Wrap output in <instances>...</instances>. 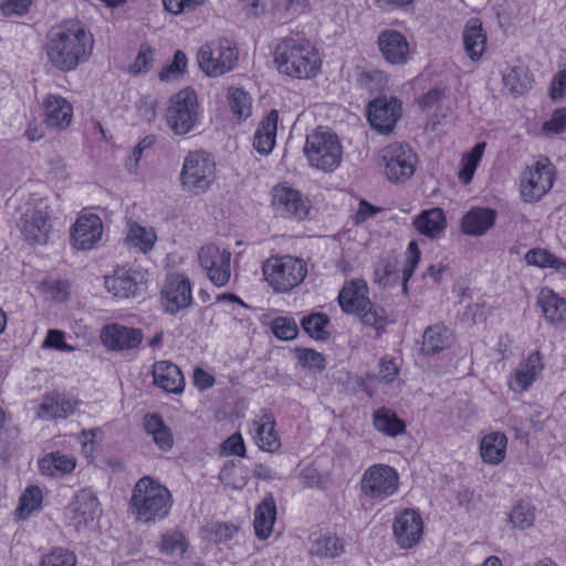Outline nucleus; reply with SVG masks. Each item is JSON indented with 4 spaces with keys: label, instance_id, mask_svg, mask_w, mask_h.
Segmentation results:
<instances>
[{
    "label": "nucleus",
    "instance_id": "obj_1",
    "mask_svg": "<svg viewBox=\"0 0 566 566\" xmlns=\"http://www.w3.org/2000/svg\"><path fill=\"white\" fill-rule=\"evenodd\" d=\"M93 36L76 21L54 27L45 45L49 61L61 71H72L86 61L93 50Z\"/></svg>",
    "mask_w": 566,
    "mask_h": 566
},
{
    "label": "nucleus",
    "instance_id": "obj_2",
    "mask_svg": "<svg viewBox=\"0 0 566 566\" xmlns=\"http://www.w3.org/2000/svg\"><path fill=\"white\" fill-rule=\"evenodd\" d=\"M172 506L170 491L154 478L145 475L133 488L129 510L136 521L155 524L165 520Z\"/></svg>",
    "mask_w": 566,
    "mask_h": 566
},
{
    "label": "nucleus",
    "instance_id": "obj_3",
    "mask_svg": "<svg viewBox=\"0 0 566 566\" xmlns=\"http://www.w3.org/2000/svg\"><path fill=\"white\" fill-rule=\"evenodd\" d=\"M275 63L283 74L311 78L321 67V57L308 40L285 39L275 49Z\"/></svg>",
    "mask_w": 566,
    "mask_h": 566
},
{
    "label": "nucleus",
    "instance_id": "obj_4",
    "mask_svg": "<svg viewBox=\"0 0 566 566\" xmlns=\"http://www.w3.org/2000/svg\"><path fill=\"white\" fill-rule=\"evenodd\" d=\"M366 292L365 281H352L340 290L338 303L345 313L359 316L363 324L374 327L379 333L385 329L387 323L386 312L371 303L365 295Z\"/></svg>",
    "mask_w": 566,
    "mask_h": 566
},
{
    "label": "nucleus",
    "instance_id": "obj_5",
    "mask_svg": "<svg viewBox=\"0 0 566 566\" xmlns=\"http://www.w3.org/2000/svg\"><path fill=\"white\" fill-rule=\"evenodd\" d=\"M304 155L312 167L331 172L340 165L343 148L335 133L319 126L306 136Z\"/></svg>",
    "mask_w": 566,
    "mask_h": 566
},
{
    "label": "nucleus",
    "instance_id": "obj_6",
    "mask_svg": "<svg viewBox=\"0 0 566 566\" xmlns=\"http://www.w3.org/2000/svg\"><path fill=\"white\" fill-rule=\"evenodd\" d=\"M263 275L276 293H287L298 286L307 274L306 263L291 255L271 256L262 266Z\"/></svg>",
    "mask_w": 566,
    "mask_h": 566
},
{
    "label": "nucleus",
    "instance_id": "obj_7",
    "mask_svg": "<svg viewBox=\"0 0 566 566\" xmlns=\"http://www.w3.org/2000/svg\"><path fill=\"white\" fill-rule=\"evenodd\" d=\"M216 178V163L203 150L190 151L184 160L180 184L185 191L195 195L205 193Z\"/></svg>",
    "mask_w": 566,
    "mask_h": 566
},
{
    "label": "nucleus",
    "instance_id": "obj_8",
    "mask_svg": "<svg viewBox=\"0 0 566 566\" xmlns=\"http://www.w3.org/2000/svg\"><path fill=\"white\" fill-rule=\"evenodd\" d=\"M200 70L209 76H221L233 70L239 61L237 45L226 39H217L203 44L197 54Z\"/></svg>",
    "mask_w": 566,
    "mask_h": 566
},
{
    "label": "nucleus",
    "instance_id": "obj_9",
    "mask_svg": "<svg viewBox=\"0 0 566 566\" xmlns=\"http://www.w3.org/2000/svg\"><path fill=\"white\" fill-rule=\"evenodd\" d=\"M385 174L389 181L402 184L415 174L416 153L408 144L392 143L381 151Z\"/></svg>",
    "mask_w": 566,
    "mask_h": 566
},
{
    "label": "nucleus",
    "instance_id": "obj_10",
    "mask_svg": "<svg viewBox=\"0 0 566 566\" xmlns=\"http://www.w3.org/2000/svg\"><path fill=\"white\" fill-rule=\"evenodd\" d=\"M554 184V167L547 157L527 167L521 177V196L525 202H534L545 196Z\"/></svg>",
    "mask_w": 566,
    "mask_h": 566
},
{
    "label": "nucleus",
    "instance_id": "obj_11",
    "mask_svg": "<svg viewBox=\"0 0 566 566\" xmlns=\"http://www.w3.org/2000/svg\"><path fill=\"white\" fill-rule=\"evenodd\" d=\"M399 485L397 471L388 464H374L361 478L360 488L365 495L385 500L396 493Z\"/></svg>",
    "mask_w": 566,
    "mask_h": 566
},
{
    "label": "nucleus",
    "instance_id": "obj_12",
    "mask_svg": "<svg viewBox=\"0 0 566 566\" xmlns=\"http://www.w3.org/2000/svg\"><path fill=\"white\" fill-rule=\"evenodd\" d=\"M160 301L170 315L188 308L192 303L190 280L180 273L168 274L160 291Z\"/></svg>",
    "mask_w": 566,
    "mask_h": 566
},
{
    "label": "nucleus",
    "instance_id": "obj_13",
    "mask_svg": "<svg viewBox=\"0 0 566 566\" xmlns=\"http://www.w3.org/2000/svg\"><path fill=\"white\" fill-rule=\"evenodd\" d=\"M198 258L216 286H223L229 282L231 253L228 250H220L214 244L205 245L199 250Z\"/></svg>",
    "mask_w": 566,
    "mask_h": 566
},
{
    "label": "nucleus",
    "instance_id": "obj_14",
    "mask_svg": "<svg viewBox=\"0 0 566 566\" xmlns=\"http://www.w3.org/2000/svg\"><path fill=\"white\" fill-rule=\"evenodd\" d=\"M272 207L282 218L304 219L308 213L307 202L302 193L291 187L277 185L272 189Z\"/></svg>",
    "mask_w": 566,
    "mask_h": 566
},
{
    "label": "nucleus",
    "instance_id": "obj_15",
    "mask_svg": "<svg viewBox=\"0 0 566 566\" xmlns=\"http://www.w3.org/2000/svg\"><path fill=\"white\" fill-rule=\"evenodd\" d=\"M99 338L108 350L123 352L138 347L143 340V332L114 323L102 328Z\"/></svg>",
    "mask_w": 566,
    "mask_h": 566
},
{
    "label": "nucleus",
    "instance_id": "obj_16",
    "mask_svg": "<svg viewBox=\"0 0 566 566\" xmlns=\"http://www.w3.org/2000/svg\"><path fill=\"white\" fill-rule=\"evenodd\" d=\"M21 232L30 244H44L51 230L50 217L41 209H28L20 219Z\"/></svg>",
    "mask_w": 566,
    "mask_h": 566
},
{
    "label": "nucleus",
    "instance_id": "obj_17",
    "mask_svg": "<svg viewBox=\"0 0 566 566\" xmlns=\"http://www.w3.org/2000/svg\"><path fill=\"white\" fill-rule=\"evenodd\" d=\"M392 530L398 545L402 548H410L421 538V516L417 511L407 509L395 518Z\"/></svg>",
    "mask_w": 566,
    "mask_h": 566
},
{
    "label": "nucleus",
    "instance_id": "obj_18",
    "mask_svg": "<svg viewBox=\"0 0 566 566\" xmlns=\"http://www.w3.org/2000/svg\"><path fill=\"white\" fill-rule=\"evenodd\" d=\"M378 48L384 59L392 65L407 63L410 46L406 36L396 30H385L378 35Z\"/></svg>",
    "mask_w": 566,
    "mask_h": 566
},
{
    "label": "nucleus",
    "instance_id": "obj_19",
    "mask_svg": "<svg viewBox=\"0 0 566 566\" xmlns=\"http://www.w3.org/2000/svg\"><path fill=\"white\" fill-rule=\"evenodd\" d=\"M103 234V223L97 214L80 217L71 232L72 244L77 250H91Z\"/></svg>",
    "mask_w": 566,
    "mask_h": 566
},
{
    "label": "nucleus",
    "instance_id": "obj_20",
    "mask_svg": "<svg viewBox=\"0 0 566 566\" xmlns=\"http://www.w3.org/2000/svg\"><path fill=\"white\" fill-rule=\"evenodd\" d=\"M99 506L96 495L87 489L78 491L73 497L69 510L71 521L76 528L86 527L96 516Z\"/></svg>",
    "mask_w": 566,
    "mask_h": 566
},
{
    "label": "nucleus",
    "instance_id": "obj_21",
    "mask_svg": "<svg viewBox=\"0 0 566 566\" xmlns=\"http://www.w3.org/2000/svg\"><path fill=\"white\" fill-rule=\"evenodd\" d=\"M497 213L488 207H473L461 219V230L472 237L485 234L495 223Z\"/></svg>",
    "mask_w": 566,
    "mask_h": 566
},
{
    "label": "nucleus",
    "instance_id": "obj_22",
    "mask_svg": "<svg viewBox=\"0 0 566 566\" xmlns=\"http://www.w3.org/2000/svg\"><path fill=\"white\" fill-rule=\"evenodd\" d=\"M536 305L541 308L544 319L552 326L566 321V300L549 287H543L537 295Z\"/></svg>",
    "mask_w": 566,
    "mask_h": 566
},
{
    "label": "nucleus",
    "instance_id": "obj_23",
    "mask_svg": "<svg viewBox=\"0 0 566 566\" xmlns=\"http://www.w3.org/2000/svg\"><path fill=\"white\" fill-rule=\"evenodd\" d=\"M154 384L167 392L181 394L185 388V378L180 368L168 360H160L153 366Z\"/></svg>",
    "mask_w": 566,
    "mask_h": 566
},
{
    "label": "nucleus",
    "instance_id": "obj_24",
    "mask_svg": "<svg viewBox=\"0 0 566 566\" xmlns=\"http://www.w3.org/2000/svg\"><path fill=\"white\" fill-rule=\"evenodd\" d=\"M77 406V400L64 395H48L39 406L38 417L44 420L67 418L75 412Z\"/></svg>",
    "mask_w": 566,
    "mask_h": 566
},
{
    "label": "nucleus",
    "instance_id": "obj_25",
    "mask_svg": "<svg viewBox=\"0 0 566 566\" xmlns=\"http://www.w3.org/2000/svg\"><path fill=\"white\" fill-rule=\"evenodd\" d=\"M543 367L542 355L538 350H535L516 368L513 378L510 380V388L515 392L527 390L541 374Z\"/></svg>",
    "mask_w": 566,
    "mask_h": 566
},
{
    "label": "nucleus",
    "instance_id": "obj_26",
    "mask_svg": "<svg viewBox=\"0 0 566 566\" xmlns=\"http://www.w3.org/2000/svg\"><path fill=\"white\" fill-rule=\"evenodd\" d=\"M143 427L154 443L164 452H168L174 447V436L171 429L165 423L159 413L148 412L143 418Z\"/></svg>",
    "mask_w": 566,
    "mask_h": 566
},
{
    "label": "nucleus",
    "instance_id": "obj_27",
    "mask_svg": "<svg viewBox=\"0 0 566 566\" xmlns=\"http://www.w3.org/2000/svg\"><path fill=\"white\" fill-rule=\"evenodd\" d=\"M279 115L275 108L259 123L253 138V147L261 155H268L275 145Z\"/></svg>",
    "mask_w": 566,
    "mask_h": 566
},
{
    "label": "nucleus",
    "instance_id": "obj_28",
    "mask_svg": "<svg viewBox=\"0 0 566 566\" xmlns=\"http://www.w3.org/2000/svg\"><path fill=\"white\" fill-rule=\"evenodd\" d=\"M463 43L472 61H478L486 48V35L479 19H470L463 31Z\"/></svg>",
    "mask_w": 566,
    "mask_h": 566
},
{
    "label": "nucleus",
    "instance_id": "obj_29",
    "mask_svg": "<svg viewBox=\"0 0 566 566\" xmlns=\"http://www.w3.org/2000/svg\"><path fill=\"white\" fill-rule=\"evenodd\" d=\"M275 517L276 504L272 494H269L254 511L253 526L256 537L265 539L270 536Z\"/></svg>",
    "mask_w": 566,
    "mask_h": 566
},
{
    "label": "nucleus",
    "instance_id": "obj_30",
    "mask_svg": "<svg viewBox=\"0 0 566 566\" xmlns=\"http://www.w3.org/2000/svg\"><path fill=\"white\" fill-rule=\"evenodd\" d=\"M504 88L513 97L523 96L528 93L534 83L533 75L523 66H513L503 73Z\"/></svg>",
    "mask_w": 566,
    "mask_h": 566
},
{
    "label": "nucleus",
    "instance_id": "obj_31",
    "mask_svg": "<svg viewBox=\"0 0 566 566\" xmlns=\"http://www.w3.org/2000/svg\"><path fill=\"white\" fill-rule=\"evenodd\" d=\"M413 226L421 234L437 238L446 229L444 212L440 208L424 210L415 218Z\"/></svg>",
    "mask_w": 566,
    "mask_h": 566
},
{
    "label": "nucleus",
    "instance_id": "obj_32",
    "mask_svg": "<svg viewBox=\"0 0 566 566\" xmlns=\"http://www.w3.org/2000/svg\"><path fill=\"white\" fill-rule=\"evenodd\" d=\"M76 467L75 458L52 452L39 460V470L41 474L48 476H62L71 473Z\"/></svg>",
    "mask_w": 566,
    "mask_h": 566
},
{
    "label": "nucleus",
    "instance_id": "obj_33",
    "mask_svg": "<svg viewBox=\"0 0 566 566\" xmlns=\"http://www.w3.org/2000/svg\"><path fill=\"white\" fill-rule=\"evenodd\" d=\"M507 438L502 432H492L485 436L480 444L481 457L484 462L499 464L505 458Z\"/></svg>",
    "mask_w": 566,
    "mask_h": 566
},
{
    "label": "nucleus",
    "instance_id": "obj_34",
    "mask_svg": "<svg viewBox=\"0 0 566 566\" xmlns=\"http://www.w3.org/2000/svg\"><path fill=\"white\" fill-rule=\"evenodd\" d=\"M450 345L449 329L440 324L428 326L422 336L421 353L432 356Z\"/></svg>",
    "mask_w": 566,
    "mask_h": 566
},
{
    "label": "nucleus",
    "instance_id": "obj_35",
    "mask_svg": "<svg viewBox=\"0 0 566 566\" xmlns=\"http://www.w3.org/2000/svg\"><path fill=\"white\" fill-rule=\"evenodd\" d=\"M366 117L373 129L388 134L401 117V108H366Z\"/></svg>",
    "mask_w": 566,
    "mask_h": 566
},
{
    "label": "nucleus",
    "instance_id": "obj_36",
    "mask_svg": "<svg viewBox=\"0 0 566 566\" xmlns=\"http://www.w3.org/2000/svg\"><path fill=\"white\" fill-rule=\"evenodd\" d=\"M105 287L116 297L127 298L134 296L138 289V283L134 273L128 271H117L113 276L105 279Z\"/></svg>",
    "mask_w": 566,
    "mask_h": 566
},
{
    "label": "nucleus",
    "instance_id": "obj_37",
    "mask_svg": "<svg viewBox=\"0 0 566 566\" xmlns=\"http://www.w3.org/2000/svg\"><path fill=\"white\" fill-rule=\"evenodd\" d=\"M373 423L376 430L389 437H396L406 431L405 422L394 411L385 407L374 412Z\"/></svg>",
    "mask_w": 566,
    "mask_h": 566
},
{
    "label": "nucleus",
    "instance_id": "obj_38",
    "mask_svg": "<svg viewBox=\"0 0 566 566\" xmlns=\"http://www.w3.org/2000/svg\"><path fill=\"white\" fill-rule=\"evenodd\" d=\"M265 421L260 423L253 421L252 426L255 430V441L258 446L268 452H274L281 446L280 440L275 433V421L269 416L264 415Z\"/></svg>",
    "mask_w": 566,
    "mask_h": 566
},
{
    "label": "nucleus",
    "instance_id": "obj_39",
    "mask_svg": "<svg viewBox=\"0 0 566 566\" xmlns=\"http://www.w3.org/2000/svg\"><path fill=\"white\" fill-rule=\"evenodd\" d=\"M198 113L196 108H168L167 124L178 135L187 134L195 126Z\"/></svg>",
    "mask_w": 566,
    "mask_h": 566
},
{
    "label": "nucleus",
    "instance_id": "obj_40",
    "mask_svg": "<svg viewBox=\"0 0 566 566\" xmlns=\"http://www.w3.org/2000/svg\"><path fill=\"white\" fill-rule=\"evenodd\" d=\"M331 319L327 314L314 312L301 319V326L308 336L315 340H327L329 332L326 331Z\"/></svg>",
    "mask_w": 566,
    "mask_h": 566
},
{
    "label": "nucleus",
    "instance_id": "obj_41",
    "mask_svg": "<svg viewBox=\"0 0 566 566\" xmlns=\"http://www.w3.org/2000/svg\"><path fill=\"white\" fill-rule=\"evenodd\" d=\"M525 261L528 265L542 268V269H554L557 272L566 271V261L557 258L548 250L535 248L531 249L525 254Z\"/></svg>",
    "mask_w": 566,
    "mask_h": 566
},
{
    "label": "nucleus",
    "instance_id": "obj_42",
    "mask_svg": "<svg viewBox=\"0 0 566 566\" xmlns=\"http://www.w3.org/2000/svg\"><path fill=\"white\" fill-rule=\"evenodd\" d=\"M485 143H478L467 155L462 158V167L459 170L458 178L464 185L472 181L476 167L483 156L485 149Z\"/></svg>",
    "mask_w": 566,
    "mask_h": 566
},
{
    "label": "nucleus",
    "instance_id": "obj_43",
    "mask_svg": "<svg viewBox=\"0 0 566 566\" xmlns=\"http://www.w3.org/2000/svg\"><path fill=\"white\" fill-rule=\"evenodd\" d=\"M134 247L138 248L142 252L150 251L155 244L156 233L153 229H147L134 222L129 224V231L126 237Z\"/></svg>",
    "mask_w": 566,
    "mask_h": 566
},
{
    "label": "nucleus",
    "instance_id": "obj_44",
    "mask_svg": "<svg viewBox=\"0 0 566 566\" xmlns=\"http://www.w3.org/2000/svg\"><path fill=\"white\" fill-rule=\"evenodd\" d=\"M534 520L535 507L526 501L517 502L509 514V521L513 524L514 527L521 530L531 527L534 523Z\"/></svg>",
    "mask_w": 566,
    "mask_h": 566
},
{
    "label": "nucleus",
    "instance_id": "obj_45",
    "mask_svg": "<svg viewBox=\"0 0 566 566\" xmlns=\"http://www.w3.org/2000/svg\"><path fill=\"white\" fill-rule=\"evenodd\" d=\"M187 548L186 537L181 532L170 531L161 535L160 553L168 556H182Z\"/></svg>",
    "mask_w": 566,
    "mask_h": 566
},
{
    "label": "nucleus",
    "instance_id": "obj_46",
    "mask_svg": "<svg viewBox=\"0 0 566 566\" xmlns=\"http://www.w3.org/2000/svg\"><path fill=\"white\" fill-rule=\"evenodd\" d=\"M42 501L43 495L41 489L38 485L28 486L19 501L18 512L20 516L27 518L34 511H39Z\"/></svg>",
    "mask_w": 566,
    "mask_h": 566
},
{
    "label": "nucleus",
    "instance_id": "obj_47",
    "mask_svg": "<svg viewBox=\"0 0 566 566\" xmlns=\"http://www.w3.org/2000/svg\"><path fill=\"white\" fill-rule=\"evenodd\" d=\"M298 364L308 370L321 374L326 369V360L323 354L312 349L296 347L294 349Z\"/></svg>",
    "mask_w": 566,
    "mask_h": 566
},
{
    "label": "nucleus",
    "instance_id": "obj_48",
    "mask_svg": "<svg viewBox=\"0 0 566 566\" xmlns=\"http://www.w3.org/2000/svg\"><path fill=\"white\" fill-rule=\"evenodd\" d=\"M270 328L280 340H292L298 335V326L293 317L277 316L270 323Z\"/></svg>",
    "mask_w": 566,
    "mask_h": 566
},
{
    "label": "nucleus",
    "instance_id": "obj_49",
    "mask_svg": "<svg viewBox=\"0 0 566 566\" xmlns=\"http://www.w3.org/2000/svg\"><path fill=\"white\" fill-rule=\"evenodd\" d=\"M75 554L64 547H55L42 556L39 566H76Z\"/></svg>",
    "mask_w": 566,
    "mask_h": 566
},
{
    "label": "nucleus",
    "instance_id": "obj_50",
    "mask_svg": "<svg viewBox=\"0 0 566 566\" xmlns=\"http://www.w3.org/2000/svg\"><path fill=\"white\" fill-rule=\"evenodd\" d=\"M313 552L322 557H335L344 552L343 541L337 536H323L315 541Z\"/></svg>",
    "mask_w": 566,
    "mask_h": 566
},
{
    "label": "nucleus",
    "instance_id": "obj_51",
    "mask_svg": "<svg viewBox=\"0 0 566 566\" xmlns=\"http://www.w3.org/2000/svg\"><path fill=\"white\" fill-rule=\"evenodd\" d=\"M358 82L369 92H382L388 86L389 77L385 72L375 69L360 73Z\"/></svg>",
    "mask_w": 566,
    "mask_h": 566
},
{
    "label": "nucleus",
    "instance_id": "obj_52",
    "mask_svg": "<svg viewBox=\"0 0 566 566\" xmlns=\"http://www.w3.org/2000/svg\"><path fill=\"white\" fill-rule=\"evenodd\" d=\"M187 62L188 60L186 54L180 50L176 51L171 63L159 72L160 81L167 82L171 78L181 76L186 72Z\"/></svg>",
    "mask_w": 566,
    "mask_h": 566
},
{
    "label": "nucleus",
    "instance_id": "obj_53",
    "mask_svg": "<svg viewBox=\"0 0 566 566\" xmlns=\"http://www.w3.org/2000/svg\"><path fill=\"white\" fill-rule=\"evenodd\" d=\"M399 280L397 266L391 262H380L375 269V282L381 287L390 286Z\"/></svg>",
    "mask_w": 566,
    "mask_h": 566
},
{
    "label": "nucleus",
    "instance_id": "obj_54",
    "mask_svg": "<svg viewBox=\"0 0 566 566\" xmlns=\"http://www.w3.org/2000/svg\"><path fill=\"white\" fill-rule=\"evenodd\" d=\"M72 111L73 108H52L50 112L45 113L43 122L49 127L65 129L72 120Z\"/></svg>",
    "mask_w": 566,
    "mask_h": 566
},
{
    "label": "nucleus",
    "instance_id": "obj_55",
    "mask_svg": "<svg viewBox=\"0 0 566 566\" xmlns=\"http://www.w3.org/2000/svg\"><path fill=\"white\" fill-rule=\"evenodd\" d=\"M542 129L549 134H560L566 129V108H555L551 119L544 122Z\"/></svg>",
    "mask_w": 566,
    "mask_h": 566
},
{
    "label": "nucleus",
    "instance_id": "obj_56",
    "mask_svg": "<svg viewBox=\"0 0 566 566\" xmlns=\"http://www.w3.org/2000/svg\"><path fill=\"white\" fill-rule=\"evenodd\" d=\"M153 49L148 45H143L134 63L130 65V72L134 74L147 72L153 65Z\"/></svg>",
    "mask_w": 566,
    "mask_h": 566
},
{
    "label": "nucleus",
    "instance_id": "obj_57",
    "mask_svg": "<svg viewBox=\"0 0 566 566\" xmlns=\"http://www.w3.org/2000/svg\"><path fill=\"white\" fill-rule=\"evenodd\" d=\"M221 451L226 455L245 457V446L242 436L239 432L231 434L222 443Z\"/></svg>",
    "mask_w": 566,
    "mask_h": 566
},
{
    "label": "nucleus",
    "instance_id": "obj_58",
    "mask_svg": "<svg viewBox=\"0 0 566 566\" xmlns=\"http://www.w3.org/2000/svg\"><path fill=\"white\" fill-rule=\"evenodd\" d=\"M202 2L203 0H163L165 9L172 14L191 12Z\"/></svg>",
    "mask_w": 566,
    "mask_h": 566
},
{
    "label": "nucleus",
    "instance_id": "obj_59",
    "mask_svg": "<svg viewBox=\"0 0 566 566\" xmlns=\"http://www.w3.org/2000/svg\"><path fill=\"white\" fill-rule=\"evenodd\" d=\"M227 101L231 106H251L252 96L240 86H230L227 90Z\"/></svg>",
    "mask_w": 566,
    "mask_h": 566
},
{
    "label": "nucleus",
    "instance_id": "obj_60",
    "mask_svg": "<svg viewBox=\"0 0 566 566\" xmlns=\"http://www.w3.org/2000/svg\"><path fill=\"white\" fill-rule=\"evenodd\" d=\"M155 143L154 136H146L139 143L133 148L132 155L126 160V167L129 171H132V168H136L143 153L150 148Z\"/></svg>",
    "mask_w": 566,
    "mask_h": 566
},
{
    "label": "nucleus",
    "instance_id": "obj_61",
    "mask_svg": "<svg viewBox=\"0 0 566 566\" xmlns=\"http://www.w3.org/2000/svg\"><path fill=\"white\" fill-rule=\"evenodd\" d=\"M564 95H566V70L558 72L549 86V97L553 103L559 102Z\"/></svg>",
    "mask_w": 566,
    "mask_h": 566
},
{
    "label": "nucleus",
    "instance_id": "obj_62",
    "mask_svg": "<svg viewBox=\"0 0 566 566\" xmlns=\"http://www.w3.org/2000/svg\"><path fill=\"white\" fill-rule=\"evenodd\" d=\"M31 2L32 0H2L0 10L7 17L21 15L28 11Z\"/></svg>",
    "mask_w": 566,
    "mask_h": 566
},
{
    "label": "nucleus",
    "instance_id": "obj_63",
    "mask_svg": "<svg viewBox=\"0 0 566 566\" xmlns=\"http://www.w3.org/2000/svg\"><path fill=\"white\" fill-rule=\"evenodd\" d=\"M447 99L446 90L436 87L423 94L418 103L420 106H432L433 104L444 103Z\"/></svg>",
    "mask_w": 566,
    "mask_h": 566
},
{
    "label": "nucleus",
    "instance_id": "obj_64",
    "mask_svg": "<svg viewBox=\"0 0 566 566\" xmlns=\"http://www.w3.org/2000/svg\"><path fill=\"white\" fill-rule=\"evenodd\" d=\"M300 482L307 489L317 486L321 482V473L313 467H306L300 473Z\"/></svg>",
    "mask_w": 566,
    "mask_h": 566
}]
</instances>
